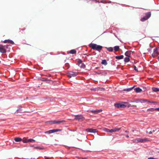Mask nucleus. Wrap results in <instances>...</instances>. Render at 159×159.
Segmentation results:
<instances>
[{
  "mask_svg": "<svg viewBox=\"0 0 159 159\" xmlns=\"http://www.w3.org/2000/svg\"><path fill=\"white\" fill-rule=\"evenodd\" d=\"M114 106L116 108H124L126 107H136V105L131 106V104L127 102H124L123 103H117L114 104Z\"/></svg>",
  "mask_w": 159,
  "mask_h": 159,
  "instance_id": "obj_1",
  "label": "nucleus"
},
{
  "mask_svg": "<svg viewBox=\"0 0 159 159\" xmlns=\"http://www.w3.org/2000/svg\"><path fill=\"white\" fill-rule=\"evenodd\" d=\"M89 46L92 49L99 51H100L102 48V46L96 44L91 43L89 44Z\"/></svg>",
  "mask_w": 159,
  "mask_h": 159,
  "instance_id": "obj_2",
  "label": "nucleus"
},
{
  "mask_svg": "<svg viewBox=\"0 0 159 159\" xmlns=\"http://www.w3.org/2000/svg\"><path fill=\"white\" fill-rule=\"evenodd\" d=\"M120 128H114L110 129H108L107 128H104L103 129V130L104 131H105L107 133H112L118 131L120 130Z\"/></svg>",
  "mask_w": 159,
  "mask_h": 159,
  "instance_id": "obj_3",
  "label": "nucleus"
},
{
  "mask_svg": "<svg viewBox=\"0 0 159 159\" xmlns=\"http://www.w3.org/2000/svg\"><path fill=\"white\" fill-rule=\"evenodd\" d=\"M149 141V139L148 138L141 139L139 138L134 140V141L136 143H143Z\"/></svg>",
  "mask_w": 159,
  "mask_h": 159,
  "instance_id": "obj_4",
  "label": "nucleus"
},
{
  "mask_svg": "<svg viewBox=\"0 0 159 159\" xmlns=\"http://www.w3.org/2000/svg\"><path fill=\"white\" fill-rule=\"evenodd\" d=\"M61 130V129H53L46 131L45 132V133L46 134H50L56 132L60 131Z\"/></svg>",
  "mask_w": 159,
  "mask_h": 159,
  "instance_id": "obj_5",
  "label": "nucleus"
},
{
  "mask_svg": "<svg viewBox=\"0 0 159 159\" xmlns=\"http://www.w3.org/2000/svg\"><path fill=\"white\" fill-rule=\"evenodd\" d=\"M7 45L4 46L2 45H0V52L2 53H5L6 52V48H7Z\"/></svg>",
  "mask_w": 159,
  "mask_h": 159,
  "instance_id": "obj_6",
  "label": "nucleus"
},
{
  "mask_svg": "<svg viewBox=\"0 0 159 159\" xmlns=\"http://www.w3.org/2000/svg\"><path fill=\"white\" fill-rule=\"evenodd\" d=\"M35 140L32 139H26L24 138L22 140L23 143H34L35 142Z\"/></svg>",
  "mask_w": 159,
  "mask_h": 159,
  "instance_id": "obj_7",
  "label": "nucleus"
},
{
  "mask_svg": "<svg viewBox=\"0 0 159 159\" xmlns=\"http://www.w3.org/2000/svg\"><path fill=\"white\" fill-rule=\"evenodd\" d=\"M158 50H159L157 48H156L154 50L153 52L152 55V57H155L158 56V53H159Z\"/></svg>",
  "mask_w": 159,
  "mask_h": 159,
  "instance_id": "obj_8",
  "label": "nucleus"
},
{
  "mask_svg": "<svg viewBox=\"0 0 159 159\" xmlns=\"http://www.w3.org/2000/svg\"><path fill=\"white\" fill-rule=\"evenodd\" d=\"M85 131L88 132L95 133L97 132V130L96 129H93L92 128H88L85 129Z\"/></svg>",
  "mask_w": 159,
  "mask_h": 159,
  "instance_id": "obj_9",
  "label": "nucleus"
},
{
  "mask_svg": "<svg viewBox=\"0 0 159 159\" xmlns=\"http://www.w3.org/2000/svg\"><path fill=\"white\" fill-rule=\"evenodd\" d=\"M64 122L63 120L62 121H56V120H53V121H50L48 122V123L51 124L52 125L53 124H59Z\"/></svg>",
  "mask_w": 159,
  "mask_h": 159,
  "instance_id": "obj_10",
  "label": "nucleus"
},
{
  "mask_svg": "<svg viewBox=\"0 0 159 159\" xmlns=\"http://www.w3.org/2000/svg\"><path fill=\"white\" fill-rule=\"evenodd\" d=\"M3 42L4 43H10L12 44H13L14 43V42L12 41L9 39L5 40L3 41Z\"/></svg>",
  "mask_w": 159,
  "mask_h": 159,
  "instance_id": "obj_11",
  "label": "nucleus"
},
{
  "mask_svg": "<svg viewBox=\"0 0 159 159\" xmlns=\"http://www.w3.org/2000/svg\"><path fill=\"white\" fill-rule=\"evenodd\" d=\"M135 92L137 93H141L142 91V89L139 87H137L134 89Z\"/></svg>",
  "mask_w": 159,
  "mask_h": 159,
  "instance_id": "obj_12",
  "label": "nucleus"
},
{
  "mask_svg": "<svg viewBox=\"0 0 159 159\" xmlns=\"http://www.w3.org/2000/svg\"><path fill=\"white\" fill-rule=\"evenodd\" d=\"M83 116L81 115H76L75 116V119L76 120H80L83 118Z\"/></svg>",
  "mask_w": 159,
  "mask_h": 159,
  "instance_id": "obj_13",
  "label": "nucleus"
},
{
  "mask_svg": "<svg viewBox=\"0 0 159 159\" xmlns=\"http://www.w3.org/2000/svg\"><path fill=\"white\" fill-rule=\"evenodd\" d=\"M140 102L141 103L144 102H150V103H155V102H150V101H148L147 100H146V99H141L140 100Z\"/></svg>",
  "mask_w": 159,
  "mask_h": 159,
  "instance_id": "obj_14",
  "label": "nucleus"
},
{
  "mask_svg": "<svg viewBox=\"0 0 159 159\" xmlns=\"http://www.w3.org/2000/svg\"><path fill=\"white\" fill-rule=\"evenodd\" d=\"M102 111V110H95V111L92 110V111H91L92 113H95V114H97V113H98L99 112H101Z\"/></svg>",
  "mask_w": 159,
  "mask_h": 159,
  "instance_id": "obj_15",
  "label": "nucleus"
},
{
  "mask_svg": "<svg viewBox=\"0 0 159 159\" xmlns=\"http://www.w3.org/2000/svg\"><path fill=\"white\" fill-rule=\"evenodd\" d=\"M151 16V13L150 12H148L145 14V17H146L147 19H148Z\"/></svg>",
  "mask_w": 159,
  "mask_h": 159,
  "instance_id": "obj_16",
  "label": "nucleus"
},
{
  "mask_svg": "<svg viewBox=\"0 0 159 159\" xmlns=\"http://www.w3.org/2000/svg\"><path fill=\"white\" fill-rule=\"evenodd\" d=\"M124 56L123 55H121L119 56H116L115 58L116 59H121L123 58Z\"/></svg>",
  "mask_w": 159,
  "mask_h": 159,
  "instance_id": "obj_17",
  "label": "nucleus"
},
{
  "mask_svg": "<svg viewBox=\"0 0 159 159\" xmlns=\"http://www.w3.org/2000/svg\"><path fill=\"white\" fill-rule=\"evenodd\" d=\"M130 54H131V52L129 51L126 52L125 53V55L126 56L128 57H130Z\"/></svg>",
  "mask_w": 159,
  "mask_h": 159,
  "instance_id": "obj_18",
  "label": "nucleus"
},
{
  "mask_svg": "<svg viewBox=\"0 0 159 159\" xmlns=\"http://www.w3.org/2000/svg\"><path fill=\"white\" fill-rule=\"evenodd\" d=\"M22 140V139L20 138H16L15 139V140L17 142H20Z\"/></svg>",
  "mask_w": 159,
  "mask_h": 159,
  "instance_id": "obj_19",
  "label": "nucleus"
},
{
  "mask_svg": "<svg viewBox=\"0 0 159 159\" xmlns=\"http://www.w3.org/2000/svg\"><path fill=\"white\" fill-rule=\"evenodd\" d=\"M152 89L153 91L154 92H157L159 91V89L153 87L152 88Z\"/></svg>",
  "mask_w": 159,
  "mask_h": 159,
  "instance_id": "obj_20",
  "label": "nucleus"
},
{
  "mask_svg": "<svg viewBox=\"0 0 159 159\" xmlns=\"http://www.w3.org/2000/svg\"><path fill=\"white\" fill-rule=\"evenodd\" d=\"M157 111L156 110V108L154 109V108H149V109H148L147 110V111H148V112H149V111Z\"/></svg>",
  "mask_w": 159,
  "mask_h": 159,
  "instance_id": "obj_21",
  "label": "nucleus"
},
{
  "mask_svg": "<svg viewBox=\"0 0 159 159\" xmlns=\"http://www.w3.org/2000/svg\"><path fill=\"white\" fill-rule=\"evenodd\" d=\"M76 52V51L75 50L73 49L71 50L69 52V53L71 54H74Z\"/></svg>",
  "mask_w": 159,
  "mask_h": 159,
  "instance_id": "obj_22",
  "label": "nucleus"
},
{
  "mask_svg": "<svg viewBox=\"0 0 159 159\" xmlns=\"http://www.w3.org/2000/svg\"><path fill=\"white\" fill-rule=\"evenodd\" d=\"M70 73L71 74H72L73 77L76 76V75H77V73L73 72L72 71H70Z\"/></svg>",
  "mask_w": 159,
  "mask_h": 159,
  "instance_id": "obj_23",
  "label": "nucleus"
},
{
  "mask_svg": "<svg viewBox=\"0 0 159 159\" xmlns=\"http://www.w3.org/2000/svg\"><path fill=\"white\" fill-rule=\"evenodd\" d=\"M129 60L130 59L129 57H126L124 59V61L125 62H129Z\"/></svg>",
  "mask_w": 159,
  "mask_h": 159,
  "instance_id": "obj_24",
  "label": "nucleus"
},
{
  "mask_svg": "<svg viewBox=\"0 0 159 159\" xmlns=\"http://www.w3.org/2000/svg\"><path fill=\"white\" fill-rule=\"evenodd\" d=\"M102 64L103 65H106L107 64V62L105 60H104L102 61Z\"/></svg>",
  "mask_w": 159,
  "mask_h": 159,
  "instance_id": "obj_25",
  "label": "nucleus"
},
{
  "mask_svg": "<svg viewBox=\"0 0 159 159\" xmlns=\"http://www.w3.org/2000/svg\"><path fill=\"white\" fill-rule=\"evenodd\" d=\"M119 49V47L118 46H116L114 47V50L115 51H117Z\"/></svg>",
  "mask_w": 159,
  "mask_h": 159,
  "instance_id": "obj_26",
  "label": "nucleus"
},
{
  "mask_svg": "<svg viewBox=\"0 0 159 159\" xmlns=\"http://www.w3.org/2000/svg\"><path fill=\"white\" fill-rule=\"evenodd\" d=\"M67 76L70 78H71L72 77H73V75H72V74H71V73H70V71L69 72H68V73Z\"/></svg>",
  "mask_w": 159,
  "mask_h": 159,
  "instance_id": "obj_27",
  "label": "nucleus"
},
{
  "mask_svg": "<svg viewBox=\"0 0 159 159\" xmlns=\"http://www.w3.org/2000/svg\"><path fill=\"white\" fill-rule=\"evenodd\" d=\"M147 18L146 17L144 16L143 18H142L141 20L142 21H144L145 20H147Z\"/></svg>",
  "mask_w": 159,
  "mask_h": 159,
  "instance_id": "obj_28",
  "label": "nucleus"
},
{
  "mask_svg": "<svg viewBox=\"0 0 159 159\" xmlns=\"http://www.w3.org/2000/svg\"><path fill=\"white\" fill-rule=\"evenodd\" d=\"M80 66V67L81 68H84L85 67V66L83 64V63L82 64H81L80 65V66Z\"/></svg>",
  "mask_w": 159,
  "mask_h": 159,
  "instance_id": "obj_29",
  "label": "nucleus"
},
{
  "mask_svg": "<svg viewBox=\"0 0 159 159\" xmlns=\"http://www.w3.org/2000/svg\"><path fill=\"white\" fill-rule=\"evenodd\" d=\"M107 50L110 52H112L113 51V49L111 47H110L107 48Z\"/></svg>",
  "mask_w": 159,
  "mask_h": 159,
  "instance_id": "obj_30",
  "label": "nucleus"
},
{
  "mask_svg": "<svg viewBox=\"0 0 159 159\" xmlns=\"http://www.w3.org/2000/svg\"><path fill=\"white\" fill-rule=\"evenodd\" d=\"M78 62L79 66H80V65L81 64H82V61L80 60H78Z\"/></svg>",
  "mask_w": 159,
  "mask_h": 159,
  "instance_id": "obj_31",
  "label": "nucleus"
},
{
  "mask_svg": "<svg viewBox=\"0 0 159 159\" xmlns=\"http://www.w3.org/2000/svg\"><path fill=\"white\" fill-rule=\"evenodd\" d=\"M34 148L37 149H42L43 148H41L40 147H34Z\"/></svg>",
  "mask_w": 159,
  "mask_h": 159,
  "instance_id": "obj_32",
  "label": "nucleus"
},
{
  "mask_svg": "<svg viewBox=\"0 0 159 159\" xmlns=\"http://www.w3.org/2000/svg\"><path fill=\"white\" fill-rule=\"evenodd\" d=\"M133 88H134V87H132V88H130L129 89H127V91H130L131 90H132V89H133Z\"/></svg>",
  "mask_w": 159,
  "mask_h": 159,
  "instance_id": "obj_33",
  "label": "nucleus"
},
{
  "mask_svg": "<svg viewBox=\"0 0 159 159\" xmlns=\"http://www.w3.org/2000/svg\"><path fill=\"white\" fill-rule=\"evenodd\" d=\"M148 159H154V158L153 157H150L148 158Z\"/></svg>",
  "mask_w": 159,
  "mask_h": 159,
  "instance_id": "obj_34",
  "label": "nucleus"
},
{
  "mask_svg": "<svg viewBox=\"0 0 159 159\" xmlns=\"http://www.w3.org/2000/svg\"><path fill=\"white\" fill-rule=\"evenodd\" d=\"M148 52H150L151 51V48L150 47V49H148Z\"/></svg>",
  "mask_w": 159,
  "mask_h": 159,
  "instance_id": "obj_35",
  "label": "nucleus"
},
{
  "mask_svg": "<svg viewBox=\"0 0 159 159\" xmlns=\"http://www.w3.org/2000/svg\"><path fill=\"white\" fill-rule=\"evenodd\" d=\"M156 110L157 111H159V108H156Z\"/></svg>",
  "mask_w": 159,
  "mask_h": 159,
  "instance_id": "obj_36",
  "label": "nucleus"
},
{
  "mask_svg": "<svg viewBox=\"0 0 159 159\" xmlns=\"http://www.w3.org/2000/svg\"><path fill=\"white\" fill-rule=\"evenodd\" d=\"M45 159H49L48 158H45Z\"/></svg>",
  "mask_w": 159,
  "mask_h": 159,
  "instance_id": "obj_37",
  "label": "nucleus"
},
{
  "mask_svg": "<svg viewBox=\"0 0 159 159\" xmlns=\"http://www.w3.org/2000/svg\"><path fill=\"white\" fill-rule=\"evenodd\" d=\"M136 67H135V70H136Z\"/></svg>",
  "mask_w": 159,
  "mask_h": 159,
  "instance_id": "obj_38",
  "label": "nucleus"
},
{
  "mask_svg": "<svg viewBox=\"0 0 159 159\" xmlns=\"http://www.w3.org/2000/svg\"><path fill=\"white\" fill-rule=\"evenodd\" d=\"M127 137H129V136H127Z\"/></svg>",
  "mask_w": 159,
  "mask_h": 159,
  "instance_id": "obj_39",
  "label": "nucleus"
}]
</instances>
